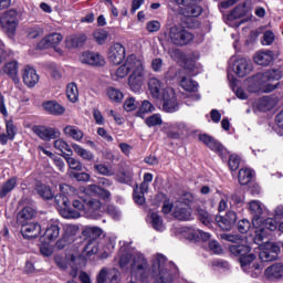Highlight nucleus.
I'll use <instances>...</instances> for the list:
<instances>
[{
    "instance_id": "nucleus-37",
    "label": "nucleus",
    "mask_w": 283,
    "mask_h": 283,
    "mask_svg": "<svg viewBox=\"0 0 283 283\" xmlns=\"http://www.w3.org/2000/svg\"><path fill=\"white\" fill-rule=\"evenodd\" d=\"M72 148L75 151L76 155L80 156V158H83V160H94V153L90 151L83 147H81V145L78 144H72Z\"/></svg>"
},
{
    "instance_id": "nucleus-14",
    "label": "nucleus",
    "mask_w": 283,
    "mask_h": 283,
    "mask_svg": "<svg viewBox=\"0 0 283 283\" xmlns=\"http://www.w3.org/2000/svg\"><path fill=\"white\" fill-rule=\"evenodd\" d=\"M33 132L41 138V140H54L61 138V130L53 127L34 126Z\"/></svg>"
},
{
    "instance_id": "nucleus-45",
    "label": "nucleus",
    "mask_w": 283,
    "mask_h": 283,
    "mask_svg": "<svg viewBox=\"0 0 283 283\" xmlns=\"http://www.w3.org/2000/svg\"><path fill=\"white\" fill-rule=\"evenodd\" d=\"M71 156L72 155L64 156L70 169H73L74 171H81V169H83V164L81 163V160Z\"/></svg>"
},
{
    "instance_id": "nucleus-3",
    "label": "nucleus",
    "mask_w": 283,
    "mask_h": 283,
    "mask_svg": "<svg viewBox=\"0 0 283 283\" xmlns=\"http://www.w3.org/2000/svg\"><path fill=\"white\" fill-rule=\"evenodd\" d=\"M55 202L59 207L60 216L67 220L81 218V213L85 216L87 209V197L83 195L72 200V207L75 210L70 207V199L67 197L55 196Z\"/></svg>"
},
{
    "instance_id": "nucleus-10",
    "label": "nucleus",
    "mask_w": 283,
    "mask_h": 283,
    "mask_svg": "<svg viewBox=\"0 0 283 283\" xmlns=\"http://www.w3.org/2000/svg\"><path fill=\"white\" fill-rule=\"evenodd\" d=\"M163 108L167 114H174L180 109V104L178 103V97H176V91L168 87L163 92Z\"/></svg>"
},
{
    "instance_id": "nucleus-29",
    "label": "nucleus",
    "mask_w": 283,
    "mask_h": 283,
    "mask_svg": "<svg viewBox=\"0 0 283 283\" xmlns=\"http://www.w3.org/2000/svg\"><path fill=\"white\" fill-rule=\"evenodd\" d=\"M63 134L66 135L69 138H72L73 140H76L77 143H81L83 140V130L74 125H67L63 128Z\"/></svg>"
},
{
    "instance_id": "nucleus-9",
    "label": "nucleus",
    "mask_w": 283,
    "mask_h": 283,
    "mask_svg": "<svg viewBox=\"0 0 283 283\" xmlns=\"http://www.w3.org/2000/svg\"><path fill=\"white\" fill-rule=\"evenodd\" d=\"M180 13L186 18L184 23H186L187 28H198L200 25L197 19L202 14V7L198 6V3H191L187 8L181 9Z\"/></svg>"
},
{
    "instance_id": "nucleus-41",
    "label": "nucleus",
    "mask_w": 283,
    "mask_h": 283,
    "mask_svg": "<svg viewBox=\"0 0 283 283\" xmlns=\"http://www.w3.org/2000/svg\"><path fill=\"white\" fill-rule=\"evenodd\" d=\"M66 96L71 103L78 102V86H76V83H70L66 86Z\"/></svg>"
},
{
    "instance_id": "nucleus-40",
    "label": "nucleus",
    "mask_w": 283,
    "mask_h": 283,
    "mask_svg": "<svg viewBox=\"0 0 283 283\" xmlns=\"http://www.w3.org/2000/svg\"><path fill=\"white\" fill-rule=\"evenodd\" d=\"M17 187V178L8 179L0 188V198H6L8 193L14 190Z\"/></svg>"
},
{
    "instance_id": "nucleus-25",
    "label": "nucleus",
    "mask_w": 283,
    "mask_h": 283,
    "mask_svg": "<svg viewBox=\"0 0 283 283\" xmlns=\"http://www.w3.org/2000/svg\"><path fill=\"white\" fill-rule=\"evenodd\" d=\"M274 56L275 54L271 50L259 51L254 55V63H256V65H271Z\"/></svg>"
},
{
    "instance_id": "nucleus-48",
    "label": "nucleus",
    "mask_w": 283,
    "mask_h": 283,
    "mask_svg": "<svg viewBox=\"0 0 283 283\" xmlns=\"http://www.w3.org/2000/svg\"><path fill=\"white\" fill-rule=\"evenodd\" d=\"M259 108L261 112H270V109H273V99L269 96H264L259 102Z\"/></svg>"
},
{
    "instance_id": "nucleus-21",
    "label": "nucleus",
    "mask_w": 283,
    "mask_h": 283,
    "mask_svg": "<svg viewBox=\"0 0 283 283\" xmlns=\"http://www.w3.org/2000/svg\"><path fill=\"white\" fill-rule=\"evenodd\" d=\"M174 217L176 220L187 221L191 220V207L185 202H178L175 206Z\"/></svg>"
},
{
    "instance_id": "nucleus-52",
    "label": "nucleus",
    "mask_w": 283,
    "mask_h": 283,
    "mask_svg": "<svg viewBox=\"0 0 283 283\" xmlns=\"http://www.w3.org/2000/svg\"><path fill=\"white\" fill-rule=\"evenodd\" d=\"M27 36L28 39H40V36H43V29L40 27H33L27 30Z\"/></svg>"
},
{
    "instance_id": "nucleus-60",
    "label": "nucleus",
    "mask_w": 283,
    "mask_h": 283,
    "mask_svg": "<svg viewBox=\"0 0 283 283\" xmlns=\"http://www.w3.org/2000/svg\"><path fill=\"white\" fill-rule=\"evenodd\" d=\"M108 216L113 218V220H120V210L116 208L115 206H108L106 209Z\"/></svg>"
},
{
    "instance_id": "nucleus-30",
    "label": "nucleus",
    "mask_w": 283,
    "mask_h": 283,
    "mask_svg": "<svg viewBox=\"0 0 283 283\" xmlns=\"http://www.w3.org/2000/svg\"><path fill=\"white\" fill-rule=\"evenodd\" d=\"M43 108L53 116H62V114H65V107L54 101L43 103Z\"/></svg>"
},
{
    "instance_id": "nucleus-2",
    "label": "nucleus",
    "mask_w": 283,
    "mask_h": 283,
    "mask_svg": "<svg viewBox=\"0 0 283 283\" xmlns=\"http://www.w3.org/2000/svg\"><path fill=\"white\" fill-rule=\"evenodd\" d=\"M130 264V274L133 277H139L142 283H150L149 275L151 272L149 271V263H147V259L140 252H135L134 254L126 253L119 258V266L120 269H125Z\"/></svg>"
},
{
    "instance_id": "nucleus-7",
    "label": "nucleus",
    "mask_w": 283,
    "mask_h": 283,
    "mask_svg": "<svg viewBox=\"0 0 283 283\" xmlns=\"http://www.w3.org/2000/svg\"><path fill=\"white\" fill-rule=\"evenodd\" d=\"M168 39L172 45L182 48L193 41V33L189 32L185 27L174 25L168 31Z\"/></svg>"
},
{
    "instance_id": "nucleus-43",
    "label": "nucleus",
    "mask_w": 283,
    "mask_h": 283,
    "mask_svg": "<svg viewBox=\"0 0 283 283\" xmlns=\"http://www.w3.org/2000/svg\"><path fill=\"white\" fill-rule=\"evenodd\" d=\"M59 235H61V227H59V224H51L44 232V237L50 241L56 240Z\"/></svg>"
},
{
    "instance_id": "nucleus-26",
    "label": "nucleus",
    "mask_w": 283,
    "mask_h": 283,
    "mask_svg": "<svg viewBox=\"0 0 283 283\" xmlns=\"http://www.w3.org/2000/svg\"><path fill=\"white\" fill-rule=\"evenodd\" d=\"M264 276L266 277V280H282L283 264L275 263V264L269 266L264 272Z\"/></svg>"
},
{
    "instance_id": "nucleus-6",
    "label": "nucleus",
    "mask_w": 283,
    "mask_h": 283,
    "mask_svg": "<svg viewBox=\"0 0 283 283\" xmlns=\"http://www.w3.org/2000/svg\"><path fill=\"white\" fill-rule=\"evenodd\" d=\"M0 25L2 32H4L9 39H14L17 28H19V13L17 10L11 9L2 13L0 15Z\"/></svg>"
},
{
    "instance_id": "nucleus-51",
    "label": "nucleus",
    "mask_w": 283,
    "mask_h": 283,
    "mask_svg": "<svg viewBox=\"0 0 283 283\" xmlns=\"http://www.w3.org/2000/svg\"><path fill=\"white\" fill-rule=\"evenodd\" d=\"M60 191L61 193L57 196H61V198H67V196H72V193L76 191V188L67 184H62L60 185Z\"/></svg>"
},
{
    "instance_id": "nucleus-17",
    "label": "nucleus",
    "mask_w": 283,
    "mask_h": 283,
    "mask_svg": "<svg viewBox=\"0 0 283 283\" xmlns=\"http://www.w3.org/2000/svg\"><path fill=\"white\" fill-rule=\"evenodd\" d=\"M108 61L113 65H120L125 61V46L120 43H115L109 48Z\"/></svg>"
},
{
    "instance_id": "nucleus-5",
    "label": "nucleus",
    "mask_w": 283,
    "mask_h": 283,
    "mask_svg": "<svg viewBox=\"0 0 283 283\" xmlns=\"http://www.w3.org/2000/svg\"><path fill=\"white\" fill-rule=\"evenodd\" d=\"M280 78H282V71L280 70H268L263 73H256L252 77L248 78V90L251 93L260 92L264 83L280 81Z\"/></svg>"
},
{
    "instance_id": "nucleus-64",
    "label": "nucleus",
    "mask_w": 283,
    "mask_h": 283,
    "mask_svg": "<svg viewBox=\"0 0 283 283\" xmlns=\"http://www.w3.org/2000/svg\"><path fill=\"white\" fill-rule=\"evenodd\" d=\"M146 30L149 32H158V30H160V22L156 20L147 22Z\"/></svg>"
},
{
    "instance_id": "nucleus-50",
    "label": "nucleus",
    "mask_w": 283,
    "mask_h": 283,
    "mask_svg": "<svg viewBox=\"0 0 283 283\" xmlns=\"http://www.w3.org/2000/svg\"><path fill=\"white\" fill-rule=\"evenodd\" d=\"M216 222L222 231H231L234 227L226 217H217Z\"/></svg>"
},
{
    "instance_id": "nucleus-32",
    "label": "nucleus",
    "mask_w": 283,
    "mask_h": 283,
    "mask_svg": "<svg viewBox=\"0 0 283 283\" xmlns=\"http://www.w3.org/2000/svg\"><path fill=\"white\" fill-rule=\"evenodd\" d=\"M115 180L120 185H130L132 180H134V171L129 168L122 169L115 175Z\"/></svg>"
},
{
    "instance_id": "nucleus-62",
    "label": "nucleus",
    "mask_w": 283,
    "mask_h": 283,
    "mask_svg": "<svg viewBox=\"0 0 283 283\" xmlns=\"http://www.w3.org/2000/svg\"><path fill=\"white\" fill-rule=\"evenodd\" d=\"M273 41H275V34L272 31H265L263 34V45H273Z\"/></svg>"
},
{
    "instance_id": "nucleus-58",
    "label": "nucleus",
    "mask_w": 283,
    "mask_h": 283,
    "mask_svg": "<svg viewBox=\"0 0 283 283\" xmlns=\"http://www.w3.org/2000/svg\"><path fill=\"white\" fill-rule=\"evenodd\" d=\"M95 171H97V174H101L102 176H114V172L112 171V169H109V167H107L106 165L103 164H98L94 166Z\"/></svg>"
},
{
    "instance_id": "nucleus-54",
    "label": "nucleus",
    "mask_w": 283,
    "mask_h": 283,
    "mask_svg": "<svg viewBox=\"0 0 283 283\" xmlns=\"http://www.w3.org/2000/svg\"><path fill=\"white\" fill-rule=\"evenodd\" d=\"M228 165H229L230 171H237V169L240 167V156L235 154L230 155Z\"/></svg>"
},
{
    "instance_id": "nucleus-18",
    "label": "nucleus",
    "mask_w": 283,
    "mask_h": 283,
    "mask_svg": "<svg viewBox=\"0 0 283 283\" xmlns=\"http://www.w3.org/2000/svg\"><path fill=\"white\" fill-rule=\"evenodd\" d=\"M0 74H6L13 81L15 85H19L20 78H19V62L17 61H11L6 63L1 69H0Z\"/></svg>"
},
{
    "instance_id": "nucleus-13",
    "label": "nucleus",
    "mask_w": 283,
    "mask_h": 283,
    "mask_svg": "<svg viewBox=\"0 0 283 283\" xmlns=\"http://www.w3.org/2000/svg\"><path fill=\"white\" fill-rule=\"evenodd\" d=\"M140 61V57L136 56V55H129L125 63L122 64L116 71L115 73H113V76H116V78H125V76H127V74H129V72H133L136 67V65H138V62Z\"/></svg>"
},
{
    "instance_id": "nucleus-33",
    "label": "nucleus",
    "mask_w": 283,
    "mask_h": 283,
    "mask_svg": "<svg viewBox=\"0 0 283 283\" xmlns=\"http://www.w3.org/2000/svg\"><path fill=\"white\" fill-rule=\"evenodd\" d=\"M148 90L153 98H160V92H163V83L156 77H151L148 81Z\"/></svg>"
},
{
    "instance_id": "nucleus-28",
    "label": "nucleus",
    "mask_w": 283,
    "mask_h": 283,
    "mask_svg": "<svg viewBox=\"0 0 283 283\" xmlns=\"http://www.w3.org/2000/svg\"><path fill=\"white\" fill-rule=\"evenodd\" d=\"M34 191L40 196V198H43V200H52L54 198V192H52V188L50 186L38 181L35 184Z\"/></svg>"
},
{
    "instance_id": "nucleus-63",
    "label": "nucleus",
    "mask_w": 283,
    "mask_h": 283,
    "mask_svg": "<svg viewBox=\"0 0 283 283\" xmlns=\"http://www.w3.org/2000/svg\"><path fill=\"white\" fill-rule=\"evenodd\" d=\"M209 249L211 253H214V255H220V253H222V247L218 241H210Z\"/></svg>"
},
{
    "instance_id": "nucleus-47",
    "label": "nucleus",
    "mask_w": 283,
    "mask_h": 283,
    "mask_svg": "<svg viewBox=\"0 0 283 283\" xmlns=\"http://www.w3.org/2000/svg\"><path fill=\"white\" fill-rule=\"evenodd\" d=\"M107 96L115 103H120L123 101V92H120L118 88L109 87L107 90Z\"/></svg>"
},
{
    "instance_id": "nucleus-61",
    "label": "nucleus",
    "mask_w": 283,
    "mask_h": 283,
    "mask_svg": "<svg viewBox=\"0 0 283 283\" xmlns=\"http://www.w3.org/2000/svg\"><path fill=\"white\" fill-rule=\"evenodd\" d=\"M133 198H134L136 205H145V193L139 192L138 188L134 189Z\"/></svg>"
},
{
    "instance_id": "nucleus-55",
    "label": "nucleus",
    "mask_w": 283,
    "mask_h": 283,
    "mask_svg": "<svg viewBox=\"0 0 283 283\" xmlns=\"http://www.w3.org/2000/svg\"><path fill=\"white\" fill-rule=\"evenodd\" d=\"M145 123L148 127H156L157 125H163V118L160 115L155 114L146 118Z\"/></svg>"
},
{
    "instance_id": "nucleus-44",
    "label": "nucleus",
    "mask_w": 283,
    "mask_h": 283,
    "mask_svg": "<svg viewBox=\"0 0 283 283\" xmlns=\"http://www.w3.org/2000/svg\"><path fill=\"white\" fill-rule=\"evenodd\" d=\"M54 148L61 151V154H66L65 156H72V147L64 139H56L54 142Z\"/></svg>"
},
{
    "instance_id": "nucleus-38",
    "label": "nucleus",
    "mask_w": 283,
    "mask_h": 283,
    "mask_svg": "<svg viewBox=\"0 0 283 283\" xmlns=\"http://www.w3.org/2000/svg\"><path fill=\"white\" fill-rule=\"evenodd\" d=\"M180 87L186 92H198V83L187 76L181 77Z\"/></svg>"
},
{
    "instance_id": "nucleus-57",
    "label": "nucleus",
    "mask_w": 283,
    "mask_h": 283,
    "mask_svg": "<svg viewBox=\"0 0 283 283\" xmlns=\"http://www.w3.org/2000/svg\"><path fill=\"white\" fill-rule=\"evenodd\" d=\"M199 220L205 224V227H211V222L213 221L211 214L205 210L199 211Z\"/></svg>"
},
{
    "instance_id": "nucleus-31",
    "label": "nucleus",
    "mask_w": 283,
    "mask_h": 283,
    "mask_svg": "<svg viewBox=\"0 0 283 283\" xmlns=\"http://www.w3.org/2000/svg\"><path fill=\"white\" fill-rule=\"evenodd\" d=\"M83 235L84 238H86V242H92V241L98 242V238L103 235V229L98 227H87L83 231Z\"/></svg>"
},
{
    "instance_id": "nucleus-11",
    "label": "nucleus",
    "mask_w": 283,
    "mask_h": 283,
    "mask_svg": "<svg viewBox=\"0 0 283 283\" xmlns=\"http://www.w3.org/2000/svg\"><path fill=\"white\" fill-rule=\"evenodd\" d=\"M199 140L203 143V145H207L211 151L218 154L222 160H227V158H229V151L222 146V144H220V142L216 140V138L203 134L199 136Z\"/></svg>"
},
{
    "instance_id": "nucleus-49",
    "label": "nucleus",
    "mask_w": 283,
    "mask_h": 283,
    "mask_svg": "<svg viewBox=\"0 0 283 283\" xmlns=\"http://www.w3.org/2000/svg\"><path fill=\"white\" fill-rule=\"evenodd\" d=\"M84 252L86 255H96L98 253V241H86Z\"/></svg>"
},
{
    "instance_id": "nucleus-56",
    "label": "nucleus",
    "mask_w": 283,
    "mask_h": 283,
    "mask_svg": "<svg viewBox=\"0 0 283 283\" xmlns=\"http://www.w3.org/2000/svg\"><path fill=\"white\" fill-rule=\"evenodd\" d=\"M93 36L95 39V41L99 44L103 45V43H105V41H107V31L105 30H96L93 33Z\"/></svg>"
},
{
    "instance_id": "nucleus-1",
    "label": "nucleus",
    "mask_w": 283,
    "mask_h": 283,
    "mask_svg": "<svg viewBox=\"0 0 283 283\" xmlns=\"http://www.w3.org/2000/svg\"><path fill=\"white\" fill-rule=\"evenodd\" d=\"M229 251L232 255H237V258H239L241 269L245 273H251L253 277H258L262 274V269H264V266L255 262L256 256L251 253V247L234 243L229 247Z\"/></svg>"
},
{
    "instance_id": "nucleus-42",
    "label": "nucleus",
    "mask_w": 283,
    "mask_h": 283,
    "mask_svg": "<svg viewBox=\"0 0 283 283\" xmlns=\"http://www.w3.org/2000/svg\"><path fill=\"white\" fill-rule=\"evenodd\" d=\"M155 109L156 107L153 106L151 102L144 101L137 111L136 116H138V118H145L146 114H151Z\"/></svg>"
},
{
    "instance_id": "nucleus-27",
    "label": "nucleus",
    "mask_w": 283,
    "mask_h": 283,
    "mask_svg": "<svg viewBox=\"0 0 283 283\" xmlns=\"http://www.w3.org/2000/svg\"><path fill=\"white\" fill-rule=\"evenodd\" d=\"M249 211L253 216L252 224L255 227V222H258L260 218H262V213H264V206H262V202L253 200L249 203Z\"/></svg>"
},
{
    "instance_id": "nucleus-23",
    "label": "nucleus",
    "mask_w": 283,
    "mask_h": 283,
    "mask_svg": "<svg viewBox=\"0 0 283 283\" xmlns=\"http://www.w3.org/2000/svg\"><path fill=\"white\" fill-rule=\"evenodd\" d=\"M22 78H23V83L28 87H34V85L39 83V74H36V70L32 69L31 66L24 67Z\"/></svg>"
},
{
    "instance_id": "nucleus-15",
    "label": "nucleus",
    "mask_w": 283,
    "mask_h": 283,
    "mask_svg": "<svg viewBox=\"0 0 283 283\" xmlns=\"http://www.w3.org/2000/svg\"><path fill=\"white\" fill-rule=\"evenodd\" d=\"M101 209H103V203L99 200L87 197L85 212L86 218L98 220L103 213Z\"/></svg>"
},
{
    "instance_id": "nucleus-39",
    "label": "nucleus",
    "mask_w": 283,
    "mask_h": 283,
    "mask_svg": "<svg viewBox=\"0 0 283 283\" xmlns=\"http://www.w3.org/2000/svg\"><path fill=\"white\" fill-rule=\"evenodd\" d=\"M239 184L249 185L253 180V170L251 168H242L239 170Z\"/></svg>"
},
{
    "instance_id": "nucleus-53",
    "label": "nucleus",
    "mask_w": 283,
    "mask_h": 283,
    "mask_svg": "<svg viewBox=\"0 0 283 283\" xmlns=\"http://www.w3.org/2000/svg\"><path fill=\"white\" fill-rule=\"evenodd\" d=\"M6 133L9 140H12L17 136V126H14V122L9 120L6 123Z\"/></svg>"
},
{
    "instance_id": "nucleus-24",
    "label": "nucleus",
    "mask_w": 283,
    "mask_h": 283,
    "mask_svg": "<svg viewBox=\"0 0 283 283\" xmlns=\"http://www.w3.org/2000/svg\"><path fill=\"white\" fill-rule=\"evenodd\" d=\"M82 191L85 193V196L93 193V196H97L98 198H102V200H109V198H112V192H109V190H105L96 185H91L87 188H84Z\"/></svg>"
},
{
    "instance_id": "nucleus-34",
    "label": "nucleus",
    "mask_w": 283,
    "mask_h": 283,
    "mask_svg": "<svg viewBox=\"0 0 283 283\" xmlns=\"http://www.w3.org/2000/svg\"><path fill=\"white\" fill-rule=\"evenodd\" d=\"M36 216V211L32 207H25L18 213L19 224H27L28 220H32Z\"/></svg>"
},
{
    "instance_id": "nucleus-35",
    "label": "nucleus",
    "mask_w": 283,
    "mask_h": 283,
    "mask_svg": "<svg viewBox=\"0 0 283 283\" xmlns=\"http://www.w3.org/2000/svg\"><path fill=\"white\" fill-rule=\"evenodd\" d=\"M87 41V35H71L66 39V48H81Z\"/></svg>"
},
{
    "instance_id": "nucleus-22",
    "label": "nucleus",
    "mask_w": 283,
    "mask_h": 283,
    "mask_svg": "<svg viewBox=\"0 0 283 283\" xmlns=\"http://www.w3.org/2000/svg\"><path fill=\"white\" fill-rule=\"evenodd\" d=\"M280 253V248L275 244H272L269 248L262 250L259 253V258L261 262H274V260H277V254Z\"/></svg>"
},
{
    "instance_id": "nucleus-20",
    "label": "nucleus",
    "mask_w": 283,
    "mask_h": 283,
    "mask_svg": "<svg viewBox=\"0 0 283 283\" xmlns=\"http://www.w3.org/2000/svg\"><path fill=\"white\" fill-rule=\"evenodd\" d=\"M61 41H63V35L61 33H52L43 38L39 42L38 48L40 50H45L48 48H56V45H59Z\"/></svg>"
},
{
    "instance_id": "nucleus-8",
    "label": "nucleus",
    "mask_w": 283,
    "mask_h": 283,
    "mask_svg": "<svg viewBox=\"0 0 283 283\" xmlns=\"http://www.w3.org/2000/svg\"><path fill=\"white\" fill-rule=\"evenodd\" d=\"M143 83H145V63L140 59L128 77V85L133 92H140Z\"/></svg>"
},
{
    "instance_id": "nucleus-12",
    "label": "nucleus",
    "mask_w": 283,
    "mask_h": 283,
    "mask_svg": "<svg viewBox=\"0 0 283 283\" xmlns=\"http://www.w3.org/2000/svg\"><path fill=\"white\" fill-rule=\"evenodd\" d=\"M233 61V72L239 76V78H244L249 76L250 72H253V63L247 57H232Z\"/></svg>"
},
{
    "instance_id": "nucleus-46",
    "label": "nucleus",
    "mask_w": 283,
    "mask_h": 283,
    "mask_svg": "<svg viewBox=\"0 0 283 283\" xmlns=\"http://www.w3.org/2000/svg\"><path fill=\"white\" fill-rule=\"evenodd\" d=\"M151 218V224L153 228L155 229V231H164L165 230V226L163 224V219L160 218V216L157 212H153L150 214Z\"/></svg>"
},
{
    "instance_id": "nucleus-4",
    "label": "nucleus",
    "mask_w": 283,
    "mask_h": 283,
    "mask_svg": "<svg viewBox=\"0 0 283 283\" xmlns=\"http://www.w3.org/2000/svg\"><path fill=\"white\" fill-rule=\"evenodd\" d=\"M153 273L158 275L155 283H174L176 275H178V268L171 262H167V258L158 254L153 263Z\"/></svg>"
},
{
    "instance_id": "nucleus-36",
    "label": "nucleus",
    "mask_w": 283,
    "mask_h": 283,
    "mask_svg": "<svg viewBox=\"0 0 283 283\" xmlns=\"http://www.w3.org/2000/svg\"><path fill=\"white\" fill-rule=\"evenodd\" d=\"M247 12V3L239 4L228 14V21H235V19H242V17H245Z\"/></svg>"
},
{
    "instance_id": "nucleus-19",
    "label": "nucleus",
    "mask_w": 283,
    "mask_h": 283,
    "mask_svg": "<svg viewBox=\"0 0 283 283\" xmlns=\"http://www.w3.org/2000/svg\"><path fill=\"white\" fill-rule=\"evenodd\" d=\"M21 233L27 240L39 238L41 235V226L39 223H22Z\"/></svg>"
},
{
    "instance_id": "nucleus-16",
    "label": "nucleus",
    "mask_w": 283,
    "mask_h": 283,
    "mask_svg": "<svg viewBox=\"0 0 283 283\" xmlns=\"http://www.w3.org/2000/svg\"><path fill=\"white\" fill-rule=\"evenodd\" d=\"M81 63L85 65H93V67H103L105 65V57L101 53L84 52L80 56Z\"/></svg>"
},
{
    "instance_id": "nucleus-59",
    "label": "nucleus",
    "mask_w": 283,
    "mask_h": 283,
    "mask_svg": "<svg viewBox=\"0 0 283 283\" xmlns=\"http://www.w3.org/2000/svg\"><path fill=\"white\" fill-rule=\"evenodd\" d=\"M251 229V222L247 219H243L239 221L238 223V231L240 233H249V230Z\"/></svg>"
}]
</instances>
